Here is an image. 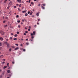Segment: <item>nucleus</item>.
I'll use <instances>...</instances> for the list:
<instances>
[{
    "label": "nucleus",
    "instance_id": "f257e3e1",
    "mask_svg": "<svg viewBox=\"0 0 78 78\" xmlns=\"http://www.w3.org/2000/svg\"><path fill=\"white\" fill-rule=\"evenodd\" d=\"M35 33H36V32L35 31L33 32V34L32 33H30L31 35V36H33V35H35Z\"/></svg>",
    "mask_w": 78,
    "mask_h": 78
},
{
    "label": "nucleus",
    "instance_id": "6e6552de",
    "mask_svg": "<svg viewBox=\"0 0 78 78\" xmlns=\"http://www.w3.org/2000/svg\"><path fill=\"white\" fill-rule=\"evenodd\" d=\"M11 14H12V13L11 12V11L9 12V14H10V15H11Z\"/></svg>",
    "mask_w": 78,
    "mask_h": 78
},
{
    "label": "nucleus",
    "instance_id": "7c9ffc66",
    "mask_svg": "<svg viewBox=\"0 0 78 78\" xmlns=\"http://www.w3.org/2000/svg\"><path fill=\"white\" fill-rule=\"evenodd\" d=\"M20 46H21V47H23V44H21Z\"/></svg>",
    "mask_w": 78,
    "mask_h": 78
},
{
    "label": "nucleus",
    "instance_id": "4d7b16f0",
    "mask_svg": "<svg viewBox=\"0 0 78 78\" xmlns=\"http://www.w3.org/2000/svg\"><path fill=\"white\" fill-rule=\"evenodd\" d=\"M30 12H28V14H30Z\"/></svg>",
    "mask_w": 78,
    "mask_h": 78
},
{
    "label": "nucleus",
    "instance_id": "a18cd8bd",
    "mask_svg": "<svg viewBox=\"0 0 78 78\" xmlns=\"http://www.w3.org/2000/svg\"><path fill=\"white\" fill-rule=\"evenodd\" d=\"M23 8H24V7H22V9H23Z\"/></svg>",
    "mask_w": 78,
    "mask_h": 78
},
{
    "label": "nucleus",
    "instance_id": "6e6d98bb",
    "mask_svg": "<svg viewBox=\"0 0 78 78\" xmlns=\"http://www.w3.org/2000/svg\"><path fill=\"white\" fill-rule=\"evenodd\" d=\"M12 48H15L14 46H12Z\"/></svg>",
    "mask_w": 78,
    "mask_h": 78
},
{
    "label": "nucleus",
    "instance_id": "f3484780",
    "mask_svg": "<svg viewBox=\"0 0 78 78\" xmlns=\"http://www.w3.org/2000/svg\"><path fill=\"white\" fill-rule=\"evenodd\" d=\"M6 22V21L5 20L3 21V23H5V22Z\"/></svg>",
    "mask_w": 78,
    "mask_h": 78
},
{
    "label": "nucleus",
    "instance_id": "9d476101",
    "mask_svg": "<svg viewBox=\"0 0 78 78\" xmlns=\"http://www.w3.org/2000/svg\"><path fill=\"white\" fill-rule=\"evenodd\" d=\"M7 67V66H4L3 68L4 69H6Z\"/></svg>",
    "mask_w": 78,
    "mask_h": 78
},
{
    "label": "nucleus",
    "instance_id": "c85d7f7f",
    "mask_svg": "<svg viewBox=\"0 0 78 78\" xmlns=\"http://www.w3.org/2000/svg\"><path fill=\"white\" fill-rule=\"evenodd\" d=\"M9 40V39H6V42H8V41Z\"/></svg>",
    "mask_w": 78,
    "mask_h": 78
},
{
    "label": "nucleus",
    "instance_id": "5701e85b",
    "mask_svg": "<svg viewBox=\"0 0 78 78\" xmlns=\"http://www.w3.org/2000/svg\"><path fill=\"white\" fill-rule=\"evenodd\" d=\"M6 2H7V0H5L4 1V3H6Z\"/></svg>",
    "mask_w": 78,
    "mask_h": 78
},
{
    "label": "nucleus",
    "instance_id": "8fccbe9b",
    "mask_svg": "<svg viewBox=\"0 0 78 78\" xmlns=\"http://www.w3.org/2000/svg\"><path fill=\"white\" fill-rule=\"evenodd\" d=\"M5 62H2V64H5Z\"/></svg>",
    "mask_w": 78,
    "mask_h": 78
},
{
    "label": "nucleus",
    "instance_id": "cd10ccee",
    "mask_svg": "<svg viewBox=\"0 0 78 78\" xmlns=\"http://www.w3.org/2000/svg\"><path fill=\"white\" fill-rule=\"evenodd\" d=\"M26 44L27 45H29V43H27Z\"/></svg>",
    "mask_w": 78,
    "mask_h": 78
},
{
    "label": "nucleus",
    "instance_id": "79ce46f5",
    "mask_svg": "<svg viewBox=\"0 0 78 78\" xmlns=\"http://www.w3.org/2000/svg\"><path fill=\"white\" fill-rule=\"evenodd\" d=\"M31 0H29V3H30V1Z\"/></svg>",
    "mask_w": 78,
    "mask_h": 78
},
{
    "label": "nucleus",
    "instance_id": "b1692460",
    "mask_svg": "<svg viewBox=\"0 0 78 78\" xmlns=\"http://www.w3.org/2000/svg\"><path fill=\"white\" fill-rule=\"evenodd\" d=\"M36 15L37 16H39V13H37L36 14Z\"/></svg>",
    "mask_w": 78,
    "mask_h": 78
},
{
    "label": "nucleus",
    "instance_id": "69168bd1",
    "mask_svg": "<svg viewBox=\"0 0 78 78\" xmlns=\"http://www.w3.org/2000/svg\"><path fill=\"white\" fill-rule=\"evenodd\" d=\"M28 39L27 38L26 39V41H28Z\"/></svg>",
    "mask_w": 78,
    "mask_h": 78
},
{
    "label": "nucleus",
    "instance_id": "58836bf2",
    "mask_svg": "<svg viewBox=\"0 0 78 78\" xmlns=\"http://www.w3.org/2000/svg\"><path fill=\"white\" fill-rule=\"evenodd\" d=\"M26 51L25 49H23V51Z\"/></svg>",
    "mask_w": 78,
    "mask_h": 78
},
{
    "label": "nucleus",
    "instance_id": "49530a36",
    "mask_svg": "<svg viewBox=\"0 0 78 78\" xmlns=\"http://www.w3.org/2000/svg\"><path fill=\"white\" fill-rule=\"evenodd\" d=\"M12 63L14 64V62H12Z\"/></svg>",
    "mask_w": 78,
    "mask_h": 78
},
{
    "label": "nucleus",
    "instance_id": "dca6fc26",
    "mask_svg": "<svg viewBox=\"0 0 78 78\" xmlns=\"http://www.w3.org/2000/svg\"><path fill=\"white\" fill-rule=\"evenodd\" d=\"M14 36H15V37H17V34H15L14 35Z\"/></svg>",
    "mask_w": 78,
    "mask_h": 78
},
{
    "label": "nucleus",
    "instance_id": "bb28decb",
    "mask_svg": "<svg viewBox=\"0 0 78 78\" xmlns=\"http://www.w3.org/2000/svg\"><path fill=\"white\" fill-rule=\"evenodd\" d=\"M17 34H19V31L17 32Z\"/></svg>",
    "mask_w": 78,
    "mask_h": 78
},
{
    "label": "nucleus",
    "instance_id": "72a5a7b5",
    "mask_svg": "<svg viewBox=\"0 0 78 78\" xmlns=\"http://www.w3.org/2000/svg\"><path fill=\"white\" fill-rule=\"evenodd\" d=\"M16 45V46H18V45H19L18 44H15Z\"/></svg>",
    "mask_w": 78,
    "mask_h": 78
},
{
    "label": "nucleus",
    "instance_id": "6ab92c4d",
    "mask_svg": "<svg viewBox=\"0 0 78 78\" xmlns=\"http://www.w3.org/2000/svg\"><path fill=\"white\" fill-rule=\"evenodd\" d=\"M31 3L32 5H34V2H31Z\"/></svg>",
    "mask_w": 78,
    "mask_h": 78
},
{
    "label": "nucleus",
    "instance_id": "09e8293b",
    "mask_svg": "<svg viewBox=\"0 0 78 78\" xmlns=\"http://www.w3.org/2000/svg\"><path fill=\"white\" fill-rule=\"evenodd\" d=\"M19 6H20V7H21V4H20L19 5Z\"/></svg>",
    "mask_w": 78,
    "mask_h": 78
},
{
    "label": "nucleus",
    "instance_id": "a878e982",
    "mask_svg": "<svg viewBox=\"0 0 78 78\" xmlns=\"http://www.w3.org/2000/svg\"><path fill=\"white\" fill-rule=\"evenodd\" d=\"M42 5H43V6H45V4H42Z\"/></svg>",
    "mask_w": 78,
    "mask_h": 78
},
{
    "label": "nucleus",
    "instance_id": "864d4df0",
    "mask_svg": "<svg viewBox=\"0 0 78 78\" xmlns=\"http://www.w3.org/2000/svg\"><path fill=\"white\" fill-rule=\"evenodd\" d=\"M14 35V34H13V33H11V35Z\"/></svg>",
    "mask_w": 78,
    "mask_h": 78
},
{
    "label": "nucleus",
    "instance_id": "ea45409f",
    "mask_svg": "<svg viewBox=\"0 0 78 78\" xmlns=\"http://www.w3.org/2000/svg\"><path fill=\"white\" fill-rule=\"evenodd\" d=\"M38 6H41V4H39L38 5Z\"/></svg>",
    "mask_w": 78,
    "mask_h": 78
},
{
    "label": "nucleus",
    "instance_id": "4c0bfd02",
    "mask_svg": "<svg viewBox=\"0 0 78 78\" xmlns=\"http://www.w3.org/2000/svg\"><path fill=\"white\" fill-rule=\"evenodd\" d=\"M31 38H32V39H33V38H34V37L32 36L31 37Z\"/></svg>",
    "mask_w": 78,
    "mask_h": 78
},
{
    "label": "nucleus",
    "instance_id": "20e7f679",
    "mask_svg": "<svg viewBox=\"0 0 78 78\" xmlns=\"http://www.w3.org/2000/svg\"><path fill=\"white\" fill-rule=\"evenodd\" d=\"M7 48H9V44L8 43L7 44Z\"/></svg>",
    "mask_w": 78,
    "mask_h": 78
},
{
    "label": "nucleus",
    "instance_id": "423d86ee",
    "mask_svg": "<svg viewBox=\"0 0 78 78\" xmlns=\"http://www.w3.org/2000/svg\"><path fill=\"white\" fill-rule=\"evenodd\" d=\"M3 55H0V58H3Z\"/></svg>",
    "mask_w": 78,
    "mask_h": 78
},
{
    "label": "nucleus",
    "instance_id": "e2e57ef3",
    "mask_svg": "<svg viewBox=\"0 0 78 78\" xmlns=\"http://www.w3.org/2000/svg\"><path fill=\"white\" fill-rule=\"evenodd\" d=\"M30 15H32V13H30Z\"/></svg>",
    "mask_w": 78,
    "mask_h": 78
},
{
    "label": "nucleus",
    "instance_id": "473e14b6",
    "mask_svg": "<svg viewBox=\"0 0 78 78\" xmlns=\"http://www.w3.org/2000/svg\"><path fill=\"white\" fill-rule=\"evenodd\" d=\"M0 78H2V75H0Z\"/></svg>",
    "mask_w": 78,
    "mask_h": 78
},
{
    "label": "nucleus",
    "instance_id": "4468645a",
    "mask_svg": "<svg viewBox=\"0 0 78 78\" xmlns=\"http://www.w3.org/2000/svg\"><path fill=\"white\" fill-rule=\"evenodd\" d=\"M41 7L43 9H45V7H43V6H42Z\"/></svg>",
    "mask_w": 78,
    "mask_h": 78
},
{
    "label": "nucleus",
    "instance_id": "7ed1b4c3",
    "mask_svg": "<svg viewBox=\"0 0 78 78\" xmlns=\"http://www.w3.org/2000/svg\"><path fill=\"white\" fill-rule=\"evenodd\" d=\"M17 1L18 2H19L20 3L22 2V1H21V0H17Z\"/></svg>",
    "mask_w": 78,
    "mask_h": 78
},
{
    "label": "nucleus",
    "instance_id": "4be33fe9",
    "mask_svg": "<svg viewBox=\"0 0 78 78\" xmlns=\"http://www.w3.org/2000/svg\"><path fill=\"white\" fill-rule=\"evenodd\" d=\"M25 16H28V14L27 13H26L25 14Z\"/></svg>",
    "mask_w": 78,
    "mask_h": 78
},
{
    "label": "nucleus",
    "instance_id": "aec40b11",
    "mask_svg": "<svg viewBox=\"0 0 78 78\" xmlns=\"http://www.w3.org/2000/svg\"><path fill=\"white\" fill-rule=\"evenodd\" d=\"M7 25H5L4 26V27H5V28H6V27H7Z\"/></svg>",
    "mask_w": 78,
    "mask_h": 78
},
{
    "label": "nucleus",
    "instance_id": "13d9d810",
    "mask_svg": "<svg viewBox=\"0 0 78 78\" xmlns=\"http://www.w3.org/2000/svg\"><path fill=\"white\" fill-rule=\"evenodd\" d=\"M28 31H30V29H28Z\"/></svg>",
    "mask_w": 78,
    "mask_h": 78
},
{
    "label": "nucleus",
    "instance_id": "bf43d9fd",
    "mask_svg": "<svg viewBox=\"0 0 78 78\" xmlns=\"http://www.w3.org/2000/svg\"><path fill=\"white\" fill-rule=\"evenodd\" d=\"M5 19H8V17H5Z\"/></svg>",
    "mask_w": 78,
    "mask_h": 78
},
{
    "label": "nucleus",
    "instance_id": "052dcab7",
    "mask_svg": "<svg viewBox=\"0 0 78 78\" xmlns=\"http://www.w3.org/2000/svg\"><path fill=\"white\" fill-rule=\"evenodd\" d=\"M10 39H12V37H10Z\"/></svg>",
    "mask_w": 78,
    "mask_h": 78
},
{
    "label": "nucleus",
    "instance_id": "680f3d73",
    "mask_svg": "<svg viewBox=\"0 0 78 78\" xmlns=\"http://www.w3.org/2000/svg\"><path fill=\"white\" fill-rule=\"evenodd\" d=\"M24 20H22V22H24Z\"/></svg>",
    "mask_w": 78,
    "mask_h": 78
},
{
    "label": "nucleus",
    "instance_id": "9b49d317",
    "mask_svg": "<svg viewBox=\"0 0 78 78\" xmlns=\"http://www.w3.org/2000/svg\"><path fill=\"white\" fill-rule=\"evenodd\" d=\"M22 12H23V13H26V12H26V11H22Z\"/></svg>",
    "mask_w": 78,
    "mask_h": 78
},
{
    "label": "nucleus",
    "instance_id": "f704fd0d",
    "mask_svg": "<svg viewBox=\"0 0 78 78\" xmlns=\"http://www.w3.org/2000/svg\"><path fill=\"white\" fill-rule=\"evenodd\" d=\"M18 27L20 28V25H19L18 26Z\"/></svg>",
    "mask_w": 78,
    "mask_h": 78
},
{
    "label": "nucleus",
    "instance_id": "a211bd4d",
    "mask_svg": "<svg viewBox=\"0 0 78 78\" xmlns=\"http://www.w3.org/2000/svg\"><path fill=\"white\" fill-rule=\"evenodd\" d=\"M17 40V38H15L13 39V40L14 41H15V40Z\"/></svg>",
    "mask_w": 78,
    "mask_h": 78
},
{
    "label": "nucleus",
    "instance_id": "39448f33",
    "mask_svg": "<svg viewBox=\"0 0 78 78\" xmlns=\"http://www.w3.org/2000/svg\"><path fill=\"white\" fill-rule=\"evenodd\" d=\"M0 41H3V37H0Z\"/></svg>",
    "mask_w": 78,
    "mask_h": 78
},
{
    "label": "nucleus",
    "instance_id": "1a4fd4ad",
    "mask_svg": "<svg viewBox=\"0 0 78 78\" xmlns=\"http://www.w3.org/2000/svg\"><path fill=\"white\" fill-rule=\"evenodd\" d=\"M4 44H6V45H7L8 44V42H4Z\"/></svg>",
    "mask_w": 78,
    "mask_h": 78
},
{
    "label": "nucleus",
    "instance_id": "c756f323",
    "mask_svg": "<svg viewBox=\"0 0 78 78\" xmlns=\"http://www.w3.org/2000/svg\"><path fill=\"white\" fill-rule=\"evenodd\" d=\"M16 17H17V18H18V17H19V15H17L16 16Z\"/></svg>",
    "mask_w": 78,
    "mask_h": 78
},
{
    "label": "nucleus",
    "instance_id": "c03bdc74",
    "mask_svg": "<svg viewBox=\"0 0 78 78\" xmlns=\"http://www.w3.org/2000/svg\"><path fill=\"white\" fill-rule=\"evenodd\" d=\"M7 9H9V6L8 7H7Z\"/></svg>",
    "mask_w": 78,
    "mask_h": 78
},
{
    "label": "nucleus",
    "instance_id": "f8f14e48",
    "mask_svg": "<svg viewBox=\"0 0 78 78\" xmlns=\"http://www.w3.org/2000/svg\"><path fill=\"white\" fill-rule=\"evenodd\" d=\"M2 45H3V43H2V42H0V46H2Z\"/></svg>",
    "mask_w": 78,
    "mask_h": 78
},
{
    "label": "nucleus",
    "instance_id": "774afa93",
    "mask_svg": "<svg viewBox=\"0 0 78 78\" xmlns=\"http://www.w3.org/2000/svg\"><path fill=\"white\" fill-rule=\"evenodd\" d=\"M21 25H22V24H23V23H21Z\"/></svg>",
    "mask_w": 78,
    "mask_h": 78
},
{
    "label": "nucleus",
    "instance_id": "ddd939ff",
    "mask_svg": "<svg viewBox=\"0 0 78 78\" xmlns=\"http://www.w3.org/2000/svg\"><path fill=\"white\" fill-rule=\"evenodd\" d=\"M7 73H10V70H7Z\"/></svg>",
    "mask_w": 78,
    "mask_h": 78
},
{
    "label": "nucleus",
    "instance_id": "412c9836",
    "mask_svg": "<svg viewBox=\"0 0 78 78\" xmlns=\"http://www.w3.org/2000/svg\"><path fill=\"white\" fill-rule=\"evenodd\" d=\"M18 23H20V20H18L17 21Z\"/></svg>",
    "mask_w": 78,
    "mask_h": 78
},
{
    "label": "nucleus",
    "instance_id": "e433bc0d",
    "mask_svg": "<svg viewBox=\"0 0 78 78\" xmlns=\"http://www.w3.org/2000/svg\"><path fill=\"white\" fill-rule=\"evenodd\" d=\"M4 74H5V72H3V73H2V75H4Z\"/></svg>",
    "mask_w": 78,
    "mask_h": 78
},
{
    "label": "nucleus",
    "instance_id": "c9c22d12",
    "mask_svg": "<svg viewBox=\"0 0 78 78\" xmlns=\"http://www.w3.org/2000/svg\"><path fill=\"white\" fill-rule=\"evenodd\" d=\"M14 8H17V7H16V6H14Z\"/></svg>",
    "mask_w": 78,
    "mask_h": 78
},
{
    "label": "nucleus",
    "instance_id": "338daca9",
    "mask_svg": "<svg viewBox=\"0 0 78 78\" xmlns=\"http://www.w3.org/2000/svg\"><path fill=\"white\" fill-rule=\"evenodd\" d=\"M34 2H36L37 1V0H34Z\"/></svg>",
    "mask_w": 78,
    "mask_h": 78
},
{
    "label": "nucleus",
    "instance_id": "393cba45",
    "mask_svg": "<svg viewBox=\"0 0 78 78\" xmlns=\"http://www.w3.org/2000/svg\"><path fill=\"white\" fill-rule=\"evenodd\" d=\"M12 49H11V48H10L9 49V51H11V50H12Z\"/></svg>",
    "mask_w": 78,
    "mask_h": 78
},
{
    "label": "nucleus",
    "instance_id": "2eb2a0df",
    "mask_svg": "<svg viewBox=\"0 0 78 78\" xmlns=\"http://www.w3.org/2000/svg\"><path fill=\"white\" fill-rule=\"evenodd\" d=\"M18 11H21L20 9V8H18Z\"/></svg>",
    "mask_w": 78,
    "mask_h": 78
},
{
    "label": "nucleus",
    "instance_id": "603ef678",
    "mask_svg": "<svg viewBox=\"0 0 78 78\" xmlns=\"http://www.w3.org/2000/svg\"><path fill=\"white\" fill-rule=\"evenodd\" d=\"M24 35H25V36L26 35V33H24Z\"/></svg>",
    "mask_w": 78,
    "mask_h": 78
},
{
    "label": "nucleus",
    "instance_id": "de8ad7c7",
    "mask_svg": "<svg viewBox=\"0 0 78 78\" xmlns=\"http://www.w3.org/2000/svg\"><path fill=\"white\" fill-rule=\"evenodd\" d=\"M0 14H2V12L0 11Z\"/></svg>",
    "mask_w": 78,
    "mask_h": 78
},
{
    "label": "nucleus",
    "instance_id": "2f4dec72",
    "mask_svg": "<svg viewBox=\"0 0 78 78\" xmlns=\"http://www.w3.org/2000/svg\"><path fill=\"white\" fill-rule=\"evenodd\" d=\"M8 67H9V63H7V64Z\"/></svg>",
    "mask_w": 78,
    "mask_h": 78
},
{
    "label": "nucleus",
    "instance_id": "a19ab883",
    "mask_svg": "<svg viewBox=\"0 0 78 78\" xmlns=\"http://www.w3.org/2000/svg\"><path fill=\"white\" fill-rule=\"evenodd\" d=\"M30 41H33V39H30Z\"/></svg>",
    "mask_w": 78,
    "mask_h": 78
},
{
    "label": "nucleus",
    "instance_id": "0e129e2a",
    "mask_svg": "<svg viewBox=\"0 0 78 78\" xmlns=\"http://www.w3.org/2000/svg\"><path fill=\"white\" fill-rule=\"evenodd\" d=\"M34 27H35V28H36V25H34Z\"/></svg>",
    "mask_w": 78,
    "mask_h": 78
},
{
    "label": "nucleus",
    "instance_id": "0eeeda50",
    "mask_svg": "<svg viewBox=\"0 0 78 78\" xmlns=\"http://www.w3.org/2000/svg\"><path fill=\"white\" fill-rule=\"evenodd\" d=\"M18 49H19V47H17V48H15V50H18Z\"/></svg>",
    "mask_w": 78,
    "mask_h": 78
},
{
    "label": "nucleus",
    "instance_id": "37998d69",
    "mask_svg": "<svg viewBox=\"0 0 78 78\" xmlns=\"http://www.w3.org/2000/svg\"><path fill=\"white\" fill-rule=\"evenodd\" d=\"M25 33H28V31H26Z\"/></svg>",
    "mask_w": 78,
    "mask_h": 78
},
{
    "label": "nucleus",
    "instance_id": "3c124183",
    "mask_svg": "<svg viewBox=\"0 0 78 78\" xmlns=\"http://www.w3.org/2000/svg\"><path fill=\"white\" fill-rule=\"evenodd\" d=\"M29 28H31V26H29Z\"/></svg>",
    "mask_w": 78,
    "mask_h": 78
},
{
    "label": "nucleus",
    "instance_id": "5fc2aeb1",
    "mask_svg": "<svg viewBox=\"0 0 78 78\" xmlns=\"http://www.w3.org/2000/svg\"><path fill=\"white\" fill-rule=\"evenodd\" d=\"M2 61H5V59H3Z\"/></svg>",
    "mask_w": 78,
    "mask_h": 78
},
{
    "label": "nucleus",
    "instance_id": "f03ea898",
    "mask_svg": "<svg viewBox=\"0 0 78 78\" xmlns=\"http://www.w3.org/2000/svg\"><path fill=\"white\" fill-rule=\"evenodd\" d=\"M1 33L2 35H4V34H5V32H4V31H2L1 32Z\"/></svg>",
    "mask_w": 78,
    "mask_h": 78
}]
</instances>
